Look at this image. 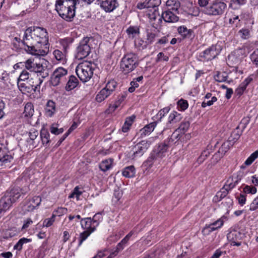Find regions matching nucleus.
<instances>
[{
  "instance_id": "obj_48",
  "label": "nucleus",
  "mask_w": 258,
  "mask_h": 258,
  "mask_svg": "<svg viewBox=\"0 0 258 258\" xmlns=\"http://www.w3.org/2000/svg\"><path fill=\"white\" fill-rule=\"evenodd\" d=\"M91 232L85 230L80 233L79 236V246L82 244L83 242L88 238V237L91 234Z\"/></svg>"
},
{
  "instance_id": "obj_7",
  "label": "nucleus",
  "mask_w": 258,
  "mask_h": 258,
  "mask_svg": "<svg viewBox=\"0 0 258 258\" xmlns=\"http://www.w3.org/2000/svg\"><path fill=\"white\" fill-rule=\"evenodd\" d=\"M151 144V141L147 140L139 142L132 147L129 153L130 158L134 159L141 157L147 151Z\"/></svg>"
},
{
  "instance_id": "obj_35",
  "label": "nucleus",
  "mask_w": 258,
  "mask_h": 258,
  "mask_svg": "<svg viewBox=\"0 0 258 258\" xmlns=\"http://www.w3.org/2000/svg\"><path fill=\"white\" fill-rule=\"evenodd\" d=\"M233 145V144L228 140L227 142L222 144V146L219 149L218 152L224 155Z\"/></svg>"
},
{
  "instance_id": "obj_22",
  "label": "nucleus",
  "mask_w": 258,
  "mask_h": 258,
  "mask_svg": "<svg viewBox=\"0 0 258 258\" xmlns=\"http://www.w3.org/2000/svg\"><path fill=\"white\" fill-rule=\"evenodd\" d=\"M45 111L47 116L51 117L56 111L55 102L51 100H48L46 104Z\"/></svg>"
},
{
  "instance_id": "obj_6",
  "label": "nucleus",
  "mask_w": 258,
  "mask_h": 258,
  "mask_svg": "<svg viewBox=\"0 0 258 258\" xmlns=\"http://www.w3.org/2000/svg\"><path fill=\"white\" fill-rule=\"evenodd\" d=\"M227 8V5L221 0H214L206 8L205 12L209 15H222Z\"/></svg>"
},
{
  "instance_id": "obj_63",
  "label": "nucleus",
  "mask_w": 258,
  "mask_h": 258,
  "mask_svg": "<svg viewBox=\"0 0 258 258\" xmlns=\"http://www.w3.org/2000/svg\"><path fill=\"white\" fill-rule=\"evenodd\" d=\"M33 223V221L31 218H27L24 221L23 225L22 227V230H25L28 228L30 225Z\"/></svg>"
},
{
  "instance_id": "obj_54",
  "label": "nucleus",
  "mask_w": 258,
  "mask_h": 258,
  "mask_svg": "<svg viewBox=\"0 0 258 258\" xmlns=\"http://www.w3.org/2000/svg\"><path fill=\"white\" fill-rule=\"evenodd\" d=\"M215 230V228L212 227L210 224L206 225V226L202 230V233L204 235H208L211 232Z\"/></svg>"
},
{
  "instance_id": "obj_60",
  "label": "nucleus",
  "mask_w": 258,
  "mask_h": 258,
  "mask_svg": "<svg viewBox=\"0 0 258 258\" xmlns=\"http://www.w3.org/2000/svg\"><path fill=\"white\" fill-rule=\"evenodd\" d=\"M178 105L182 110H185L188 107V103L186 100L180 99L178 101Z\"/></svg>"
},
{
  "instance_id": "obj_33",
  "label": "nucleus",
  "mask_w": 258,
  "mask_h": 258,
  "mask_svg": "<svg viewBox=\"0 0 258 258\" xmlns=\"http://www.w3.org/2000/svg\"><path fill=\"white\" fill-rule=\"evenodd\" d=\"M135 174V168L134 166H130L125 167L123 171L122 175L128 178H131L134 176Z\"/></svg>"
},
{
  "instance_id": "obj_8",
  "label": "nucleus",
  "mask_w": 258,
  "mask_h": 258,
  "mask_svg": "<svg viewBox=\"0 0 258 258\" xmlns=\"http://www.w3.org/2000/svg\"><path fill=\"white\" fill-rule=\"evenodd\" d=\"M117 87V83L114 80L109 81L105 87L100 90L96 96V100L101 102L110 96Z\"/></svg>"
},
{
  "instance_id": "obj_24",
  "label": "nucleus",
  "mask_w": 258,
  "mask_h": 258,
  "mask_svg": "<svg viewBox=\"0 0 258 258\" xmlns=\"http://www.w3.org/2000/svg\"><path fill=\"white\" fill-rule=\"evenodd\" d=\"M79 84L78 79L74 76H71L66 86L67 91H71L75 88Z\"/></svg>"
},
{
  "instance_id": "obj_50",
  "label": "nucleus",
  "mask_w": 258,
  "mask_h": 258,
  "mask_svg": "<svg viewBox=\"0 0 258 258\" xmlns=\"http://www.w3.org/2000/svg\"><path fill=\"white\" fill-rule=\"evenodd\" d=\"M55 215L53 214L50 218L45 219L43 222L44 227H48L51 226L55 221Z\"/></svg>"
},
{
  "instance_id": "obj_14",
  "label": "nucleus",
  "mask_w": 258,
  "mask_h": 258,
  "mask_svg": "<svg viewBox=\"0 0 258 258\" xmlns=\"http://www.w3.org/2000/svg\"><path fill=\"white\" fill-rule=\"evenodd\" d=\"M14 203L10 196L6 193L0 199V214L9 210Z\"/></svg>"
},
{
  "instance_id": "obj_26",
  "label": "nucleus",
  "mask_w": 258,
  "mask_h": 258,
  "mask_svg": "<svg viewBox=\"0 0 258 258\" xmlns=\"http://www.w3.org/2000/svg\"><path fill=\"white\" fill-rule=\"evenodd\" d=\"M182 119V116L176 111L170 113L168 117V124H174L179 122Z\"/></svg>"
},
{
  "instance_id": "obj_10",
  "label": "nucleus",
  "mask_w": 258,
  "mask_h": 258,
  "mask_svg": "<svg viewBox=\"0 0 258 258\" xmlns=\"http://www.w3.org/2000/svg\"><path fill=\"white\" fill-rule=\"evenodd\" d=\"M88 4H90L94 0H83ZM101 7L106 12H111L113 11L118 6V4L115 0H97Z\"/></svg>"
},
{
  "instance_id": "obj_11",
  "label": "nucleus",
  "mask_w": 258,
  "mask_h": 258,
  "mask_svg": "<svg viewBox=\"0 0 258 258\" xmlns=\"http://www.w3.org/2000/svg\"><path fill=\"white\" fill-rule=\"evenodd\" d=\"M220 50L217 45H212L200 54V57L207 61L214 59L220 53Z\"/></svg>"
},
{
  "instance_id": "obj_5",
  "label": "nucleus",
  "mask_w": 258,
  "mask_h": 258,
  "mask_svg": "<svg viewBox=\"0 0 258 258\" xmlns=\"http://www.w3.org/2000/svg\"><path fill=\"white\" fill-rule=\"evenodd\" d=\"M139 64L138 57L134 53L125 54L120 61V69L125 74L133 71Z\"/></svg>"
},
{
  "instance_id": "obj_53",
  "label": "nucleus",
  "mask_w": 258,
  "mask_h": 258,
  "mask_svg": "<svg viewBox=\"0 0 258 258\" xmlns=\"http://www.w3.org/2000/svg\"><path fill=\"white\" fill-rule=\"evenodd\" d=\"M126 32L132 37H134L137 34L139 33V29L133 27H130L126 30Z\"/></svg>"
},
{
  "instance_id": "obj_31",
  "label": "nucleus",
  "mask_w": 258,
  "mask_h": 258,
  "mask_svg": "<svg viewBox=\"0 0 258 258\" xmlns=\"http://www.w3.org/2000/svg\"><path fill=\"white\" fill-rule=\"evenodd\" d=\"M166 6L170 7L169 10L173 12H177L180 7V3L178 0H167L166 3Z\"/></svg>"
},
{
  "instance_id": "obj_2",
  "label": "nucleus",
  "mask_w": 258,
  "mask_h": 258,
  "mask_svg": "<svg viewBox=\"0 0 258 258\" xmlns=\"http://www.w3.org/2000/svg\"><path fill=\"white\" fill-rule=\"evenodd\" d=\"M76 0H56L55 10L64 20L71 22L75 16Z\"/></svg>"
},
{
  "instance_id": "obj_1",
  "label": "nucleus",
  "mask_w": 258,
  "mask_h": 258,
  "mask_svg": "<svg viewBox=\"0 0 258 258\" xmlns=\"http://www.w3.org/2000/svg\"><path fill=\"white\" fill-rule=\"evenodd\" d=\"M22 42L25 50L31 54L44 56L48 52V33L43 28L33 27L27 29Z\"/></svg>"
},
{
  "instance_id": "obj_42",
  "label": "nucleus",
  "mask_w": 258,
  "mask_h": 258,
  "mask_svg": "<svg viewBox=\"0 0 258 258\" xmlns=\"http://www.w3.org/2000/svg\"><path fill=\"white\" fill-rule=\"evenodd\" d=\"M258 158V150L255 151L246 160L244 164L247 165H250L252 163Z\"/></svg>"
},
{
  "instance_id": "obj_32",
  "label": "nucleus",
  "mask_w": 258,
  "mask_h": 258,
  "mask_svg": "<svg viewBox=\"0 0 258 258\" xmlns=\"http://www.w3.org/2000/svg\"><path fill=\"white\" fill-rule=\"evenodd\" d=\"M113 160L111 159H106L101 162L99 168L103 171H106L109 170L112 164Z\"/></svg>"
},
{
  "instance_id": "obj_18",
  "label": "nucleus",
  "mask_w": 258,
  "mask_h": 258,
  "mask_svg": "<svg viewBox=\"0 0 258 258\" xmlns=\"http://www.w3.org/2000/svg\"><path fill=\"white\" fill-rule=\"evenodd\" d=\"M81 224L82 227L87 231L93 232H94L97 226H95L93 221L91 218H86L81 219Z\"/></svg>"
},
{
  "instance_id": "obj_3",
  "label": "nucleus",
  "mask_w": 258,
  "mask_h": 258,
  "mask_svg": "<svg viewBox=\"0 0 258 258\" xmlns=\"http://www.w3.org/2000/svg\"><path fill=\"white\" fill-rule=\"evenodd\" d=\"M95 39L92 37H84L79 42L76 48V57L78 59H82L87 57L93 48Z\"/></svg>"
},
{
  "instance_id": "obj_38",
  "label": "nucleus",
  "mask_w": 258,
  "mask_h": 258,
  "mask_svg": "<svg viewBox=\"0 0 258 258\" xmlns=\"http://www.w3.org/2000/svg\"><path fill=\"white\" fill-rule=\"evenodd\" d=\"M31 241V239L23 237L21 238L18 242L15 245L14 248L18 250H21L23 247V245L24 243H26Z\"/></svg>"
},
{
  "instance_id": "obj_64",
  "label": "nucleus",
  "mask_w": 258,
  "mask_h": 258,
  "mask_svg": "<svg viewBox=\"0 0 258 258\" xmlns=\"http://www.w3.org/2000/svg\"><path fill=\"white\" fill-rule=\"evenodd\" d=\"M39 133L35 129L31 130L29 132V137L31 140H34L38 137Z\"/></svg>"
},
{
  "instance_id": "obj_39",
  "label": "nucleus",
  "mask_w": 258,
  "mask_h": 258,
  "mask_svg": "<svg viewBox=\"0 0 258 258\" xmlns=\"http://www.w3.org/2000/svg\"><path fill=\"white\" fill-rule=\"evenodd\" d=\"M30 76L31 74L27 70H24L22 71L18 79V82H26L30 79L29 77Z\"/></svg>"
},
{
  "instance_id": "obj_9",
  "label": "nucleus",
  "mask_w": 258,
  "mask_h": 258,
  "mask_svg": "<svg viewBox=\"0 0 258 258\" xmlns=\"http://www.w3.org/2000/svg\"><path fill=\"white\" fill-rule=\"evenodd\" d=\"M67 74L68 71L62 67H59L55 69L51 77L52 85L53 86H56L59 84H64Z\"/></svg>"
},
{
  "instance_id": "obj_15",
  "label": "nucleus",
  "mask_w": 258,
  "mask_h": 258,
  "mask_svg": "<svg viewBox=\"0 0 258 258\" xmlns=\"http://www.w3.org/2000/svg\"><path fill=\"white\" fill-rule=\"evenodd\" d=\"M159 17L158 21H160L162 18L165 22L168 23H174L178 21V17L173 13V11L167 10L162 13L161 17H160L159 14L158 13Z\"/></svg>"
},
{
  "instance_id": "obj_4",
  "label": "nucleus",
  "mask_w": 258,
  "mask_h": 258,
  "mask_svg": "<svg viewBox=\"0 0 258 258\" xmlns=\"http://www.w3.org/2000/svg\"><path fill=\"white\" fill-rule=\"evenodd\" d=\"M94 68V63L91 61H85L78 65L76 72L80 80L86 82L92 77Z\"/></svg>"
},
{
  "instance_id": "obj_25",
  "label": "nucleus",
  "mask_w": 258,
  "mask_h": 258,
  "mask_svg": "<svg viewBox=\"0 0 258 258\" xmlns=\"http://www.w3.org/2000/svg\"><path fill=\"white\" fill-rule=\"evenodd\" d=\"M178 33L183 38H191L193 35V31L188 29L185 26H181L178 28Z\"/></svg>"
},
{
  "instance_id": "obj_12",
  "label": "nucleus",
  "mask_w": 258,
  "mask_h": 258,
  "mask_svg": "<svg viewBox=\"0 0 258 258\" xmlns=\"http://www.w3.org/2000/svg\"><path fill=\"white\" fill-rule=\"evenodd\" d=\"M248 123V120H242L240 124L232 133L231 136L228 140L234 144V143L239 139L243 130L245 128Z\"/></svg>"
},
{
  "instance_id": "obj_29",
  "label": "nucleus",
  "mask_w": 258,
  "mask_h": 258,
  "mask_svg": "<svg viewBox=\"0 0 258 258\" xmlns=\"http://www.w3.org/2000/svg\"><path fill=\"white\" fill-rule=\"evenodd\" d=\"M74 39L72 37H66L59 40V44L62 46L63 50L67 52L70 45L73 42Z\"/></svg>"
},
{
  "instance_id": "obj_13",
  "label": "nucleus",
  "mask_w": 258,
  "mask_h": 258,
  "mask_svg": "<svg viewBox=\"0 0 258 258\" xmlns=\"http://www.w3.org/2000/svg\"><path fill=\"white\" fill-rule=\"evenodd\" d=\"M27 191V188H20L19 187H16L12 189L10 192H7L6 193L15 203L21 198H23Z\"/></svg>"
},
{
  "instance_id": "obj_49",
  "label": "nucleus",
  "mask_w": 258,
  "mask_h": 258,
  "mask_svg": "<svg viewBox=\"0 0 258 258\" xmlns=\"http://www.w3.org/2000/svg\"><path fill=\"white\" fill-rule=\"evenodd\" d=\"M12 159L11 156L6 154L4 153L3 151L0 149V162L6 163L10 161Z\"/></svg>"
},
{
  "instance_id": "obj_27",
  "label": "nucleus",
  "mask_w": 258,
  "mask_h": 258,
  "mask_svg": "<svg viewBox=\"0 0 258 258\" xmlns=\"http://www.w3.org/2000/svg\"><path fill=\"white\" fill-rule=\"evenodd\" d=\"M67 52H64L60 51L59 49H55L53 52V54L54 55L55 59L61 62L62 63H64L66 62V54Z\"/></svg>"
},
{
  "instance_id": "obj_51",
  "label": "nucleus",
  "mask_w": 258,
  "mask_h": 258,
  "mask_svg": "<svg viewBox=\"0 0 258 258\" xmlns=\"http://www.w3.org/2000/svg\"><path fill=\"white\" fill-rule=\"evenodd\" d=\"M217 100V97L215 96L212 97L210 100H204V101L202 103V107L205 108L207 106H211Z\"/></svg>"
},
{
  "instance_id": "obj_44",
  "label": "nucleus",
  "mask_w": 258,
  "mask_h": 258,
  "mask_svg": "<svg viewBox=\"0 0 258 258\" xmlns=\"http://www.w3.org/2000/svg\"><path fill=\"white\" fill-rule=\"evenodd\" d=\"M25 68L27 70H29V71L33 72L35 70V66L36 63H34L33 61V60H32L31 59H29L27 60L25 62Z\"/></svg>"
},
{
  "instance_id": "obj_55",
  "label": "nucleus",
  "mask_w": 258,
  "mask_h": 258,
  "mask_svg": "<svg viewBox=\"0 0 258 258\" xmlns=\"http://www.w3.org/2000/svg\"><path fill=\"white\" fill-rule=\"evenodd\" d=\"M243 192L245 194H254L256 192L257 189L254 186H250L249 185H246L243 188Z\"/></svg>"
},
{
  "instance_id": "obj_19",
  "label": "nucleus",
  "mask_w": 258,
  "mask_h": 258,
  "mask_svg": "<svg viewBox=\"0 0 258 258\" xmlns=\"http://www.w3.org/2000/svg\"><path fill=\"white\" fill-rule=\"evenodd\" d=\"M31 86L33 88L34 92H39L40 85L43 82V80L39 77L38 74L36 75L35 74L34 76L30 78L29 80H27Z\"/></svg>"
},
{
  "instance_id": "obj_30",
  "label": "nucleus",
  "mask_w": 258,
  "mask_h": 258,
  "mask_svg": "<svg viewBox=\"0 0 258 258\" xmlns=\"http://www.w3.org/2000/svg\"><path fill=\"white\" fill-rule=\"evenodd\" d=\"M126 92H124L120 95L118 96L117 99L115 102L114 104L109 106V110L112 111H114L120 105L121 102L126 98Z\"/></svg>"
},
{
  "instance_id": "obj_56",
  "label": "nucleus",
  "mask_w": 258,
  "mask_h": 258,
  "mask_svg": "<svg viewBox=\"0 0 258 258\" xmlns=\"http://www.w3.org/2000/svg\"><path fill=\"white\" fill-rule=\"evenodd\" d=\"M147 36V42L148 43L151 44L155 40L157 35L155 33L152 32H148Z\"/></svg>"
},
{
  "instance_id": "obj_41",
  "label": "nucleus",
  "mask_w": 258,
  "mask_h": 258,
  "mask_svg": "<svg viewBox=\"0 0 258 258\" xmlns=\"http://www.w3.org/2000/svg\"><path fill=\"white\" fill-rule=\"evenodd\" d=\"M210 153H211V152L208 149L204 150L202 152L201 155L198 158V159H197L198 162L200 164L203 163L204 161V160L209 156Z\"/></svg>"
},
{
  "instance_id": "obj_47",
  "label": "nucleus",
  "mask_w": 258,
  "mask_h": 258,
  "mask_svg": "<svg viewBox=\"0 0 258 258\" xmlns=\"http://www.w3.org/2000/svg\"><path fill=\"white\" fill-rule=\"evenodd\" d=\"M189 122L188 121H183L178 128L179 131L182 134H184L189 127Z\"/></svg>"
},
{
  "instance_id": "obj_20",
  "label": "nucleus",
  "mask_w": 258,
  "mask_h": 258,
  "mask_svg": "<svg viewBox=\"0 0 258 258\" xmlns=\"http://www.w3.org/2000/svg\"><path fill=\"white\" fill-rule=\"evenodd\" d=\"M134 234V231H130L125 236L124 238H123L120 242H119L116 247V249L113 251L114 252H116V255L118 254V253L122 250L125 244L127 243L128 240H130V238L132 237V236Z\"/></svg>"
},
{
  "instance_id": "obj_17",
  "label": "nucleus",
  "mask_w": 258,
  "mask_h": 258,
  "mask_svg": "<svg viewBox=\"0 0 258 258\" xmlns=\"http://www.w3.org/2000/svg\"><path fill=\"white\" fill-rule=\"evenodd\" d=\"M241 238V233L235 230L230 232L227 235V238L231 242V244L232 245L240 246L241 242L239 240Z\"/></svg>"
},
{
  "instance_id": "obj_21",
  "label": "nucleus",
  "mask_w": 258,
  "mask_h": 258,
  "mask_svg": "<svg viewBox=\"0 0 258 258\" xmlns=\"http://www.w3.org/2000/svg\"><path fill=\"white\" fill-rule=\"evenodd\" d=\"M147 4V9L153 8L154 9V13L152 16H151L150 19H156V13H158L156 12V8L161 4V0H146Z\"/></svg>"
},
{
  "instance_id": "obj_16",
  "label": "nucleus",
  "mask_w": 258,
  "mask_h": 258,
  "mask_svg": "<svg viewBox=\"0 0 258 258\" xmlns=\"http://www.w3.org/2000/svg\"><path fill=\"white\" fill-rule=\"evenodd\" d=\"M169 144L167 141L159 144L152 154V157L153 158L162 157L163 154L166 152Z\"/></svg>"
},
{
  "instance_id": "obj_58",
  "label": "nucleus",
  "mask_w": 258,
  "mask_h": 258,
  "mask_svg": "<svg viewBox=\"0 0 258 258\" xmlns=\"http://www.w3.org/2000/svg\"><path fill=\"white\" fill-rule=\"evenodd\" d=\"M239 33L241 34L242 39H246L250 37V31L247 29H242L239 30Z\"/></svg>"
},
{
  "instance_id": "obj_45",
  "label": "nucleus",
  "mask_w": 258,
  "mask_h": 258,
  "mask_svg": "<svg viewBox=\"0 0 258 258\" xmlns=\"http://www.w3.org/2000/svg\"><path fill=\"white\" fill-rule=\"evenodd\" d=\"M232 179H228L227 183L224 186L225 190L228 191L233 188L238 183V180H235L234 182H232Z\"/></svg>"
},
{
  "instance_id": "obj_40",
  "label": "nucleus",
  "mask_w": 258,
  "mask_h": 258,
  "mask_svg": "<svg viewBox=\"0 0 258 258\" xmlns=\"http://www.w3.org/2000/svg\"><path fill=\"white\" fill-rule=\"evenodd\" d=\"M41 202V198L39 196L34 197L30 201L29 207H32L31 210H33L36 207L39 206Z\"/></svg>"
},
{
  "instance_id": "obj_57",
  "label": "nucleus",
  "mask_w": 258,
  "mask_h": 258,
  "mask_svg": "<svg viewBox=\"0 0 258 258\" xmlns=\"http://www.w3.org/2000/svg\"><path fill=\"white\" fill-rule=\"evenodd\" d=\"M102 218L101 213H96L92 219L94 225L98 226Z\"/></svg>"
},
{
  "instance_id": "obj_43",
  "label": "nucleus",
  "mask_w": 258,
  "mask_h": 258,
  "mask_svg": "<svg viewBox=\"0 0 258 258\" xmlns=\"http://www.w3.org/2000/svg\"><path fill=\"white\" fill-rule=\"evenodd\" d=\"M249 58L252 63L258 68V48L250 55Z\"/></svg>"
},
{
  "instance_id": "obj_28",
  "label": "nucleus",
  "mask_w": 258,
  "mask_h": 258,
  "mask_svg": "<svg viewBox=\"0 0 258 258\" xmlns=\"http://www.w3.org/2000/svg\"><path fill=\"white\" fill-rule=\"evenodd\" d=\"M157 125L156 122H152L145 126L142 129L140 130L141 135L142 136L149 135L153 132Z\"/></svg>"
},
{
  "instance_id": "obj_23",
  "label": "nucleus",
  "mask_w": 258,
  "mask_h": 258,
  "mask_svg": "<svg viewBox=\"0 0 258 258\" xmlns=\"http://www.w3.org/2000/svg\"><path fill=\"white\" fill-rule=\"evenodd\" d=\"M17 84L20 90L22 93H33L34 92L33 88L31 86V84L27 81L22 83L17 82Z\"/></svg>"
},
{
  "instance_id": "obj_61",
  "label": "nucleus",
  "mask_w": 258,
  "mask_h": 258,
  "mask_svg": "<svg viewBox=\"0 0 258 258\" xmlns=\"http://www.w3.org/2000/svg\"><path fill=\"white\" fill-rule=\"evenodd\" d=\"M258 208V200L255 198L249 205L250 211H255Z\"/></svg>"
},
{
  "instance_id": "obj_36",
  "label": "nucleus",
  "mask_w": 258,
  "mask_h": 258,
  "mask_svg": "<svg viewBox=\"0 0 258 258\" xmlns=\"http://www.w3.org/2000/svg\"><path fill=\"white\" fill-rule=\"evenodd\" d=\"M40 136L42 144L46 146L50 142L48 132L45 129L42 130L40 132Z\"/></svg>"
},
{
  "instance_id": "obj_62",
  "label": "nucleus",
  "mask_w": 258,
  "mask_h": 258,
  "mask_svg": "<svg viewBox=\"0 0 258 258\" xmlns=\"http://www.w3.org/2000/svg\"><path fill=\"white\" fill-rule=\"evenodd\" d=\"M131 86L128 89V91L130 93L133 92L135 90V89L139 86V83L134 80L131 82Z\"/></svg>"
},
{
  "instance_id": "obj_46",
  "label": "nucleus",
  "mask_w": 258,
  "mask_h": 258,
  "mask_svg": "<svg viewBox=\"0 0 258 258\" xmlns=\"http://www.w3.org/2000/svg\"><path fill=\"white\" fill-rule=\"evenodd\" d=\"M50 131L52 134L58 135L63 133V128H58L57 127V124H53L51 125L50 128Z\"/></svg>"
},
{
  "instance_id": "obj_34",
  "label": "nucleus",
  "mask_w": 258,
  "mask_h": 258,
  "mask_svg": "<svg viewBox=\"0 0 258 258\" xmlns=\"http://www.w3.org/2000/svg\"><path fill=\"white\" fill-rule=\"evenodd\" d=\"M33 106L31 103H27L24 107V114L26 117H31L34 113Z\"/></svg>"
},
{
  "instance_id": "obj_59",
  "label": "nucleus",
  "mask_w": 258,
  "mask_h": 258,
  "mask_svg": "<svg viewBox=\"0 0 258 258\" xmlns=\"http://www.w3.org/2000/svg\"><path fill=\"white\" fill-rule=\"evenodd\" d=\"M223 224V221L221 219H219L215 222L210 224V225L215 228V230L220 228Z\"/></svg>"
},
{
  "instance_id": "obj_37",
  "label": "nucleus",
  "mask_w": 258,
  "mask_h": 258,
  "mask_svg": "<svg viewBox=\"0 0 258 258\" xmlns=\"http://www.w3.org/2000/svg\"><path fill=\"white\" fill-rule=\"evenodd\" d=\"M181 134H182L179 130L177 129L175 130L167 141L169 144L175 143L180 139Z\"/></svg>"
},
{
  "instance_id": "obj_52",
  "label": "nucleus",
  "mask_w": 258,
  "mask_h": 258,
  "mask_svg": "<svg viewBox=\"0 0 258 258\" xmlns=\"http://www.w3.org/2000/svg\"><path fill=\"white\" fill-rule=\"evenodd\" d=\"M79 186H76L74 188L73 192L69 196V198H73L76 197L77 200L79 199V197L82 195V192L80 191Z\"/></svg>"
}]
</instances>
